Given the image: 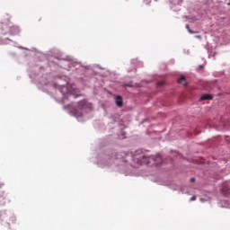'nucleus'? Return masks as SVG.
Returning a JSON list of instances; mask_svg holds the SVG:
<instances>
[{
  "mask_svg": "<svg viewBox=\"0 0 230 230\" xmlns=\"http://www.w3.org/2000/svg\"><path fill=\"white\" fill-rule=\"evenodd\" d=\"M134 161L137 163V164H150L152 161H155V156H148L146 155H135Z\"/></svg>",
  "mask_w": 230,
  "mask_h": 230,
  "instance_id": "1",
  "label": "nucleus"
},
{
  "mask_svg": "<svg viewBox=\"0 0 230 230\" xmlns=\"http://www.w3.org/2000/svg\"><path fill=\"white\" fill-rule=\"evenodd\" d=\"M64 90L66 91V94H69L70 96H74V98H78V96H81L78 93V89H76V86L75 84H67L66 86H64L62 88V92L64 93Z\"/></svg>",
  "mask_w": 230,
  "mask_h": 230,
  "instance_id": "2",
  "label": "nucleus"
},
{
  "mask_svg": "<svg viewBox=\"0 0 230 230\" xmlns=\"http://www.w3.org/2000/svg\"><path fill=\"white\" fill-rule=\"evenodd\" d=\"M93 104L85 100L80 101L77 103V107L74 109V114H76L77 111H91Z\"/></svg>",
  "mask_w": 230,
  "mask_h": 230,
  "instance_id": "3",
  "label": "nucleus"
},
{
  "mask_svg": "<svg viewBox=\"0 0 230 230\" xmlns=\"http://www.w3.org/2000/svg\"><path fill=\"white\" fill-rule=\"evenodd\" d=\"M222 191L225 195H229L230 194V185L229 184L223 185Z\"/></svg>",
  "mask_w": 230,
  "mask_h": 230,
  "instance_id": "4",
  "label": "nucleus"
},
{
  "mask_svg": "<svg viewBox=\"0 0 230 230\" xmlns=\"http://www.w3.org/2000/svg\"><path fill=\"white\" fill-rule=\"evenodd\" d=\"M206 100H213V95L208 94V93H205V94L201 95L200 102H204Z\"/></svg>",
  "mask_w": 230,
  "mask_h": 230,
  "instance_id": "5",
  "label": "nucleus"
},
{
  "mask_svg": "<svg viewBox=\"0 0 230 230\" xmlns=\"http://www.w3.org/2000/svg\"><path fill=\"white\" fill-rule=\"evenodd\" d=\"M116 105L117 107H123V98L121 96L116 97Z\"/></svg>",
  "mask_w": 230,
  "mask_h": 230,
  "instance_id": "6",
  "label": "nucleus"
},
{
  "mask_svg": "<svg viewBox=\"0 0 230 230\" xmlns=\"http://www.w3.org/2000/svg\"><path fill=\"white\" fill-rule=\"evenodd\" d=\"M178 84H182V85H188V83H186V77L184 75H181L178 79Z\"/></svg>",
  "mask_w": 230,
  "mask_h": 230,
  "instance_id": "7",
  "label": "nucleus"
},
{
  "mask_svg": "<svg viewBox=\"0 0 230 230\" xmlns=\"http://www.w3.org/2000/svg\"><path fill=\"white\" fill-rule=\"evenodd\" d=\"M113 159H121V157H119V155H118V153H113Z\"/></svg>",
  "mask_w": 230,
  "mask_h": 230,
  "instance_id": "8",
  "label": "nucleus"
},
{
  "mask_svg": "<svg viewBox=\"0 0 230 230\" xmlns=\"http://www.w3.org/2000/svg\"><path fill=\"white\" fill-rule=\"evenodd\" d=\"M186 28H187V30H188V31H189L190 33H193V31H191V30H190V25H186Z\"/></svg>",
  "mask_w": 230,
  "mask_h": 230,
  "instance_id": "9",
  "label": "nucleus"
},
{
  "mask_svg": "<svg viewBox=\"0 0 230 230\" xmlns=\"http://www.w3.org/2000/svg\"><path fill=\"white\" fill-rule=\"evenodd\" d=\"M157 85L163 86V85H164V82H159V83L157 84Z\"/></svg>",
  "mask_w": 230,
  "mask_h": 230,
  "instance_id": "10",
  "label": "nucleus"
},
{
  "mask_svg": "<svg viewBox=\"0 0 230 230\" xmlns=\"http://www.w3.org/2000/svg\"><path fill=\"white\" fill-rule=\"evenodd\" d=\"M190 200H197V198L195 196H193Z\"/></svg>",
  "mask_w": 230,
  "mask_h": 230,
  "instance_id": "11",
  "label": "nucleus"
},
{
  "mask_svg": "<svg viewBox=\"0 0 230 230\" xmlns=\"http://www.w3.org/2000/svg\"><path fill=\"white\" fill-rule=\"evenodd\" d=\"M190 182H195V178H191Z\"/></svg>",
  "mask_w": 230,
  "mask_h": 230,
  "instance_id": "12",
  "label": "nucleus"
},
{
  "mask_svg": "<svg viewBox=\"0 0 230 230\" xmlns=\"http://www.w3.org/2000/svg\"><path fill=\"white\" fill-rule=\"evenodd\" d=\"M199 69H203V68H204V66H199Z\"/></svg>",
  "mask_w": 230,
  "mask_h": 230,
  "instance_id": "13",
  "label": "nucleus"
},
{
  "mask_svg": "<svg viewBox=\"0 0 230 230\" xmlns=\"http://www.w3.org/2000/svg\"><path fill=\"white\" fill-rule=\"evenodd\" d=\"M127 87H130V84H126Z\"/></svg>",
  "mask_w": 230,
  "mask_h": 230,
  "instance_id": "14",
  "label": "nucleus"
},
{
  "mask_svg": "<svg viewBox=\"0 0 230 230\" xmlns=\"http://www.w3.org/2000/svg\"><path fill=\"white\" fill-rule=\"evenodd\" d=\"M227 4H228V6H230V3H228Z\"/></svg>",
  "mask_w": 230,
  "mask_h": 230,
  "instance_id": "15",
  "label": "nucleus"
}]
</instances>
